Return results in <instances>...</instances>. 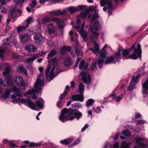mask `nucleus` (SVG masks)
Segmentation results:
<instances>
[{
    "instance_id": "obj_1",
    "label": "nucleus",
    "mask_w": 148,
    "mask_h": 148,
    "mask_svg": "<svg viewBox=\"0 0 148 148\" xmlns=\"http://www.w3.org/2000/svg\"><path fill=\"white\" fill-rule=\"evenodd\" d=\"M44 80L37 78L34 84L33 89L29 90L26 93H23L20 89L16 87L12 86L10 89H6L4 94L2 95L1 98L3 100H5L10 96L11 92H12L14 94L11 95V98L13 99L12 101L14 103L19 102L14 101L18 99H21L20 97L23 95L25 97H28V96H31L32 98L34 99H36L37 98V96L35 95V92L38 95H40L42 92V87L44 84Z\"/></svg>"
},
{
    "instance_id": "obj_2",
    "label": "nucleus",
    "mask_w": 148,
    "mask_h": 148,
    "mask_svg": "<svg viewBox=\"0 0 148 148\" xmlns=\"http://www.w3.org/2000/svg\"><path fill=\"white\" fill-rule=\"evenodd\" d=\"M55 55L56 50L53 49L50 51L47 57L48 60L49 66L46 71L45 75L47 78L49 77L51 80L55 77L54 73L56 67V58H51L54 57Z\"/></svg>"
},
{
    "instance_id": "obj_3",
    "label": "nucleus",
    "mask_w": 148,
    "mask_h": 148,
    "mask_svg": "<svg viewBox=\"0 0 148 148\" xmlns=\"http://www.w3.org/2000/svg\"><path fill=\"white\" fill-rule=\"evenodd\" d=\"M141 45L139 43H135L134 45L128 49H124L122 50L123 55L124 57H127L130 53L131 50H132L134 53L130 55L128 57V58H132L133 60H136L139 58L142 57V49Z\"/></svg>"
},
{
    "instance_id": "obj_4",
    "label": "nucleus",
    "mask_w": 148,
    "mask_h": 148,
    "mask_svg": "<svg viewBox=\"0 0 148 148\" xmlns=\"http://www.w3.org/2000/svg\"><path fill=\"white\" fill-rule=\"evenodd\" d=\"M18 102L20 103L24 104L25 106H28L29 108L33 110H36L38 108L42 109L44 107L45 101L40 97L38 98L36 102V104L32 100L28 99H18L13 102Z\"/></svg>"
},
{
    "instance_id": "obj_5",
    "label": "nucleus",
    "mask_w": 148,
    "mask_h": 148,
    "mask_svg": "<svg viewBox=\"0 0 148 148\" xmlns=\"http://www.w3.org/2000/svg\"><path fill=\"white\" fill-rule=\"evenodd\" d=\"M82 115L81 112L78 111V110L77 109H70L69 113L68 114V116H70V121L72 120L75 118L77 120H79Z\"/></svg>"
},
{
    "instance_id": "obj_6",
    "label": "nucleus",
    "mask_w": 148,
    "mask_h": 148,
    "mask_svg": "<svg viewBox=\"0 0 148 148\" xmlns=\"http://www.w3.org/2000/svg\"><path fill=\"white\" fill-rule=\"evenodd\" d=\"M36 30H29L31 32H33L34 31H36V32L34 33V39L35 42L37 44H40L43 40V38L41 35V30L40 28H36Z\"/></svg>"
},
{
    "instance_id": "obj_7",
    "label": "nucleus",
    "mask_w": 148,
    "mask_h": 148,
    "mask_svg": "<svg viewBox=\"0 0 148 148\" xmlns=\"http://www.w3.org/2000/svg\"><path fill=\"white\" fill-rule=\"evenodd\" d=\"M10 71V67L9 66H7L5 68L4 71L3 73V75L7 76L5 79L7 81V85L8 86L11 85L12 83V78L9 74Z\"/></svg>"
},
{
    "instance_id": "obj_8",
    "label": "nucleus",
    "mask_w": 148,
    "mask_h": 148,
    "mask_svg": "<svg viewBox=\"0 0 148 148\" xmlns=\"http://www.w3.org/2000/svg\"><path fill=\"white\" fill-rule=\"evenodd\" d=\"M22 28H17L18 32L19 33V36L20 38L21 41L23 43L26 41H28L30 38V36L27 34H20V32L22 31Z\"/></svg>"
},
{
    "instance_id": "obj_9",
    "label": "nucleus",
    "mask_w": 148,
    "mask_h": 148,
    "mask_svg": "<svg viewBox=\"0 0 148 148\" xmlns=\"http://www.w3.org/2000/svg\"><path fill=\"white\" fill-rule=\"evenodd\" d=\"M80 75L82 76V79L83 82L86 84H90L91 82V77L90 75H88V81H87V74L86 73L83 71L80 73Z\"/></svg>"
},
{
    "instance_id": "obj_10",
    "label": "nucleus",
    "mask_w": 148,
    "mask_h": 148,
    "mask_svg": "<svg viewBox=\"0 0 148 148\" xmlns=\"http://www.w3.org/2000/svg\"><path fill=\"white\" fill-rule=\"evenodd\" d=\"M13 79L15 83L17 85L23 86H25V83L24 81L21 76H19L18 78L17 76L15 77H14Z\"/></svg>"
},
{
    "instance_id": "obj_11",
    "label": "nucleus",
    "mask_w": 148,
    "mask_h": 148,
    "mask_svg": "<svg viewBox=\"0 0 148 148\" xmlns=\"http://www.w3.org/2000/svg\"><path fill=\"white\" fill-rule=\"evenodd\" d=\"M67 21L66 18L60 19L56 18V28L58 25V28H64L66 25V22Z\"/></svg>"
},
{
    "instance_id": "obj_12",
    "label": "nucleus",
    "mask_w": 148,
    "mask_h": 148,
    "mask_svg": "<svg viewBox=\"0 0 148 148\" xmlns=\"http://www.w3.org/2000/svg\"><path fill=\"white\" fill-rule=\"evenodd\" d=\"M15 42V40L14 37L12 36H11L9 38L4 39L3 41L4 45H7L10 46H12Z\"/></svg>"
},
{
    "instance_id": "obj_13",
    "label": "nucleus",
    "mask_w": 148,
    "mask_h": 148,
    "mask_svg": "<svg viewBox=\"0 0 148 148\" xmlns=\"http://www.w3.org/2000/svg\"><path fill=\"white\" fill-rule=\"evenodd\" d=\"M71 99L73 101H79L83 102L84 99V95L79 94L73 95L71 97Z\"/></svg>"
},
{
    "instance_id": "obj_14",
    "label": "nucleus",
    "mask_w": 148,
    "mask_h": 148,
    "mask_svg": "<svg viewBox=\"0 0 148 148\" xmlns=\"http://www.w3.org/2000/svg\"><path fill=\"white\" fill-rule=\"evenodd\" d=\"M63 64L67 67H69L72 64L71 62V58L69 56H66L63 58Z\"/></svg>"
},
{
    "instance_id": "obj_15",
    "label": "nucleus",
    "mask_w": 148,
    "mask_h": 148,
    "mask_svg": "<svg viewBox=\"0 0 148 148\" xmlns=\"http://www.w3.org/2000/svg\"><path fill=\"white\" fill-rule=\"evenodd\" d=\"M25 49L29 52H34L36 51L37 47L34 45L27 44L25 47Z\"/></svg>"
},
{
    "instance_id": "obj_16",
    "label": "nucleus",
    "mask_w": 148,
    "mask_h": 148,
    "mask_svg": "<svg viewBox=\"0 0 148 148\" xmlns=\"http://www.w3.org/2000/svg\"><path fill=\"white\" fill-rule=\"evenodd\" d=\"M81 34L82 37L83 38L84 41L86 42V41L87 36V33L85 31L84 28H76Z\"/></svg>"
},
{
    "instance_id": "obj_17",
    "label": "nucleus",
    "mask_w": 148,
    "mask_h": 148,
    "mask_svg": "<svg viewBox=\"0 0 148 148\" xmlns=\"http://www.w3.org/2000/svg\"><path fill=\"white\" fill-rule=\"evenodd\" d=\"M137 144L140 147H147V145L143 143L140 142V141H143L144 139L141 137H136L135 138Z\"/></svg>"
},
{
    "instance_id": "obj_18",
    "label": "nucleus",
    "mask_w": 148,
    "mask_h": 148,
    "mask_svg": "<svg viewBox=\"0 0 148 148\" xmlns=\"http://www.w3.org/2000/svg\"><path fill=\"white\" fill-rule=\"evenodd\" d=\"M142 88V93L144 94H148V81L147 79L143 84Z\"/></svg>"
},
{
    "instance_id": "obj_19",
    "label": "nucleus",
    "mask_w": 148,
    "mask_h": 148,
    "mask_svg": "<svg viewBox=\"0 0 148 148\" xmlns=\"http://www.w3.org/2000/svg\"><path fill=\"white\" fill-rule=\"evenodd\" d=\"M69 117L70 116H68V114L66 115V114L61 113L59 119L61 121L63 122L69 120Z\"/></svg>"
},
{
    "instance_id": "obj_20",
    "label": "nucleus",
    "mask_w": 148,
    "mask_h": 148,
    "mask_svg": "<svg viewBox=\"0 0 148 148\" xmlns=\"http://www.w3.org/2000/svg\"><path fill=\"white\" fill-rule=\"evenodd\" d=\"M38 57L36 54H32L31 55V57L27 59L26 60L27 63H30L33 62Z\"/></svg>"
},
{
    "instance_id": "obj_21",
    "label": "nucleus",
    "mask_w": 148,
    "mask_h": 148,
    "mask_svg": "<svg viewBox=\"0 0 148 148\" xmlns=\"http://www.w3.org/2000/svg\"><path fill=\"white\" fill-rule=\"evenodd\" d=\"M71 47H70L65 46L61 48L60 50L61 53L64 55L65 54V51H71Z\"/></svg>"
},
{
    "instance_id": "obj_22",
    "label": "nucleus",
    "mask_w": 148,
    "mask_h": 148,
    "mask_svg": "<svg viewBox=\"0 0 148 148\" xmlns=\"http://www.w3.org/2000/svg\"><path fill=\"white\" fill-rule=\"evenodd\" d=\"M74 140L72 138H68L65 139L60 141V143L62 144L67 145L70 143H72Z\"/></svg>"
},
{
    "instance_id": "obj_23",
    "label": "nucleus",
    "mask_w": 148,
    "mask_h": 148,
    "mask_svg": "<svg viewBox=\"0 0 148 148\" xmlns=\"http://www.w3.org/2000/svg\"><path fill=\"white\" fill-rule=\"evenodd\" d=\"M34 20L32 17H29L26 21V25L23 26H19L17 28H27L28 27L29 25Z\"/></svg>"
},
{
    "instance_id": "obj_24",
    "label": "nucleus",
    "mask_w": 148,
    "mask_h": 148,
    "mask_svg": "<svg viewBox=\"0 0 148 148\" xmlns=\"http://www.w3.org/2000/svg\"><path fill=\"white\" fill-rule=\"evenodd\" d=\"M17 71L22 73H24L26 75H27L26 69L23 66L19 65L18 67Z\"/></svg>"
},
{
    "instance_id": "obj_25",
    "label": "nucleus",
    "mask_w": 148,
    "mask_h": 148,
    "mask_svg": "<svg viewBox=\"0 0 148 148\" xmlns=\"http://www.w3.org/2000/svg\"><path fill=\"white\" fill-rule=\"evenodd\" d=\"M94 100L92 99H89L87 100L85 104L86 107L92 106L94 104Z\"/></svg>"
},
{
    "instance_id": "obj_26",
    "label": "nucleus",
    "mask_w": 148,
    "mask_h": 148,
    "mask_svg": "<svg viewBox=\"0 0 148 148\" xmlns=\"http://www.w3.org/2000/svg\"><path fill=\"white\" fill-rule=\"evenodd\" d=\"M84 86L83 84L80 83L78 86V91L79 92V94L82 95H84Z\"/></svg>"
},
{
    "instance_id": "obj_27",
    "label": "nucleus",
    "mask_w": 148,
    "mask_h": 148,
    "mask_svg": "<svg viewBox=\"0 0 148 148\" xmlns=\"http://www.w3.org/2000/svg\"><path fill=\"white\" fill-rule=\"evenodd\" d=\"M17 8L16 7L13 8L11 10L10 15L13 19L16 18V12H17Z\"/></svg>"
},
{
    "instance_id": "obj_28",
    "label": "nucleus",
    "mask_w": 148,
    "mask_h": 148,
    "mask_svg": "<svg viewBox=\"0 0 148 148\" xmlns=\"http://www.w3.org/2000/svg\"><path fill=\"white\" fill-rule=\"evenodd\" d=\"M68 10L71 14H73L78 12V9L73 6L69 7Z\"/></svg>"
},
{
    "instance_id": "obj_29",
    "label": "nucleus",
    "mask_w": 148,
    "mask_h": 148,
    "mask_svg": "<svg viewBox=\"0 0 148 148\" xmlns=\"http://www.w3.org/2000/svg\"><path fill=\"white\" fill-rule=\"evenodd\" d=\"M114 60V59L112 56H110L109 58L107 57V59L105 61L106 64H110L112 63Z\"/></svg>"
},
{
    "instance_id": "obj_30",
    "label": "nucleus",
    "mask_w": 148,
    "mask_h": 148,
    "mask_svg": "<svg viewBox=\"0 0 148 148\" xmlns=\"http://www.w3.org/2000/svg\"><path fill=\"white\" fill-rule=\"evenodd\" d=\"M67 13L66 10H64L62 11H61L60 10H56V16L59 15H64Z\"/></svg>"
},
{
    "instance_id": "obj_31",
    "label": "nucleus",
    "mask_w": 148,
    "mask_h": 148,
    "mask_svg": "<svg viewBox=\"0 0 148 148\" xmlns=\"http://www.w3.org/2000/svg\"><path fill=\"white\" fill-rule=\"evenodd\" d=\"M116 62L119 61H120V59L121 57V54H119L117 53H115L114 54L113 56H112Z\"/></svg>"
},
{
    "instance_id": "obj_32",
    "label": "nucleus",
    "mask_w": 148,
    "mask_h": 148,
    "mask_svg": "<svg viewBox=\"0 0 148 148\" xmlns=\"http://www.w3.org/2000/svg\"><path fill=\"white\" fill-rule=\"evenodd\" d=\"M97 63V61L96 60H94L92 62L90 68V70L91 71H93L95 69H96Z\"/></svg>"
},
{
    "instance_id": "obj_33",
    "label": "nucleus",
    "mask_w": 148,
    "mask_h": 148,
    "mask_svg": "<svg viewBox=\"0 0 148 148\" xmlns=\"http://www.w3.org/2000/svg\"><path fill=\"white\" fill-rule=\"evenodd\" d=\"M121 134L125 136H129L131 135V133L128 130H125L123 131Z\"/></svg>"
},
{
    "instance_id": "obj_34",
    "label": "nucleus",
    "mask_w": 148,
    "mask_h": 148,
    "mask_svg": "<svg viewBox=\"0 0 148 148\" xmlns=\"http://www.w3.org/2000/svg\"><path fill=\"white\" fill-rule=\"evenodd\" d=\"M104 60L102 59H99L98 61V64L99 68L101 69L102 68L104 63Z\"/></svg>"
},
{
    "instance_id": "obj_35",
    "label": "nucleus",
    "mask_w": 148,
    "mask_h": 148,
    "mask_svg": "<svg viewBox=\"0 0 148 148\" xmlns=\"http://www.w3.org/2000/svg\"><path fill=\"white\" fill-rule=\"evenodd\" d=\"M89 29H91V30L92 31L93 34L95 37L97 38L98 37L99 35V34L96 32L95 31H94L93 30H99L100 28H89Z\"/></svg>"
},
{
    "instance_id": "obj_36",
    "label": "nucleus",
    "mask_w": 148,
    "mask_h": 148,
    "mask_svg": "<svg viewBox=\"0 0 148 148\" xmlns=\"http://www.w3.org/2000/svg\"><path fill=\"white\" fill-rule=\"evenodd\" d=\"M93 25L94 27L93 28H101L100 24L99 22L97 20H95L94 23ZM90 28H92L90 27Z\"/></svg>"
},
{
    "instance_id": "obj_37",
    "label": "nucleus",
    "mask_w": 148,
    "mask_h": 148,
    "mask_svg": "<svg viewBox=\"0 0 148 148\" xmlns=\"http://www.w3.org/2000/svg\"><path fill=\"white\" fill-rule=\"evenodd\" d=\"M107 5H108V6L109 9H114V8L112 7L113 4L111 1L109 0Z\"/></svg>"
},
{
    "instance_id": "obj_38",
    "label": "nucleus",
    "mask_w": 148,
    "mask_h": 148,
    "mask_svg": "<svg viewBox=\"0 0 148 148\" xmlns=\"http://www.w3.org/2000/svg\"><path fill=\"white\" fill-rule=\"evenodd\" d=\"M99 17L98 14L96 12L93 14L92 17V21H93L95 19Z\"/></svg>"
},
{
    "instance_id": "obj_39",
    "label": "nucleus",
    "mask_w": 148,
    "mask_h": 148,
    "mask_svg": "<svg viewBox=\"0 0 148 148\" xmlns=\"http://www.w3.org/2000/svg\"><path fill=\"white\" fill-rule=\"evenodd\" d=\"M103 108V107L102 106H101L100 107H97V108L95 109V108L94 107H92V109L93 110H94L95 112L97 113H100L101 110V108Z\"/></svg>"
},
{
    "instance_id": "obj_40",
    "label": "nucleus",
    "mask_w": 148,
    "mask_h": 148,
    "mask_svg": "<svg viewBox=\"0 0 148 148\" xmlns=\"http://www.w3.org/2000/svg\"><path fill=\"white\" fill-rule=\"evenodd\" d=\"M85 61L84 59L82 60L80 62L79 65V68L80 69H82V68L84 67V65L85 64Z\"/></svg>"
},
{
    "instance_id": "obj_41",
    "label": "nucleus",
    "mask_w": 148,
    "mask_h": 148,
    "mask_svg": "<svg viewBox=\"0 0 148 148\" xmlns=\"http://www.w3.org/2000/svg\"><path fill=\"white\" fill-rule=\"evenodd\" d=\"M109 0H100L101 6L102 7L104 6L108 2Z\"/></svg>"
},
{
    "instance_id": "obj_42",
    "label": "nucleus",
    "mask_w": 148,
    "mask_h": 148,
    "mask_svg": "<svg viewBox=\"0 0 148 148\" xmlns=\"http://www.w3.org/2000/svg\"><path fill=\"white\" fill-rule=\"evenodd\" d=\"M73 107L75 108H80L82 107V106L79 103H77L72 105Z\"/></svg>"
},
{
    "instance_id": "obj_43",
    "label": "nucleus",
    "mask_w": 148,
    "mask_h": 148,
    "mask_svg": "<svg viewBox=\"0 0 148 148\" xmlns=\"http://www.w3.org/2000/svg\"><path fill=\"white\" fill-rule=\"evenodd\" d=\"M67 94V91H64L63 93L60 95V96L59 97L60 100H62V99H64L66 96Z\"/></svg>"
},
{
    "instance_id": "obj_44",
    "label": "nucleus",
    "mask_w": 148,
    "mask_h": 148,
    "mask_svg": "<svg viewBox=\"0 0 148 148\" xmlns=\"http://www.w3.org/2000/svg\"><path fill=\"white\" fill-rule=\"evenodd\" d=\"M63 104L62 100H60L57 102V106L59 108H61L63 106Z\"/></svg>"
},
{
    "instance_id": "obj_45",
    "label": "nucleus",
    "mask_w": 148,
    "mask_h": 148,
    "mask_svg": "<svg viewBox=\"0 0 148 148\" xmlns=\"http://www.w3.org/2000/svg\"><path fill=\"white\" fill-rule=\"evenodd\" d=\"M128 147L129 145L126 142L122 143L121 146V148H128Z\"/></svg>"
},
{
    "instance_id": "obj_46",
    "label": "nucleus",
    "mask_w": 148,
    "mask_h": 148,
    "mask_svg": "<svg viewBox=\"0 0 148 148\" xmlns=\"http://www.w3.org/2000/svg\"><path fill=\"white\" fill-rule=\"evenodd\" d=\"M69 112V110L67 108H65L62 110L61 113L66 115L67 113L68 114Z\"/></svg>"
},
{
    "instance_id": "obj_47",
    "label": "nucleus",
    "mask_w": 148,
    "mask_h": 148,
    "mask_svg": "<svg viewBox=\"0 0 148 148\" xmlns=\"http://www.w3.org/2000/svg\"><path fill=\"white\" fill-rule=\"evenodd\" d=\"M80 142V140L79 139H77L75 140L74 142L72 143V144L69 145V146L72 147L73 146H75L76 145L78 144Z\"/></svg>"
},
{
    "instance_id": "obj_48",
    "label": "nucleus",
    "mask_w": 148,
    "mask_h": 148,
    "mask_svg": "<svg viewBox=\"0 0 148 148\" xmlns=\"http://www.w3.org/2000/svg\"><path fill=\"white\" fill-rule=\"evenodd\" d=\"M136 125H139L143 124L144 122V121L143 120L138 119L136 120Z\"/></svg>"
},
{
    "instance_id": "obj_49",
    "label": "nucleus",
    "mask_w": 148,
    "mask_h": 148,
    "mask_svg": "<svg viewBox=\"0 0 148 148\" xmlns=\"http://www.w3.org/2000/svg\"><path fill=\"white\" fill-rule=\"evenodd\" d=\"M5 52V50L4 49H2V48H0V57L1 58H3V55Z\"/></svg>"
},
{
    "instance_id": "obj_50",
    "label": "nucleus",
    "mask_w": 148,
    "mask_h": 148,
    "mask_svg": "<svg viewBox=\"0 0 148 148\" xmlns=\"http://www.w3.org/2000/svg\"><path fill=\"white\" fill-rule=\"evenodd\" d=\"M37 2L35 0H32L31 3V6L32 8H34V6L37 5Z\"/></svg>"
},
{
    "instance_id": "obj_51",
    "label": "nucleus",
    "mask_w": 148,
    "mask_h": 148,
    "mask_svg": "<svg viewBox=\"0 0 148 148\" xmlns=\"http://www.w3.org/2000/svg\"><path fill=\"white\" fill-rule=\"evenodd\" d=\"M50 20V18L49 17H46L42 19V21L45 23H47Z\"/></svg>"
},
{
    "instance_id": "obj_52",
    "label": "nucleus",
    "mask_w": 148,
    "mask_h": 148,
    "mask_svg": "<svg viewBox=\"0 0 148 148\" xmlns=\"http://www.w3.org/2000/svg\"><path fill=\"white\" fill-rule=\"evenodd\" d=\"M13 142V140H9L7 139H4L2 141V142L4 144L11 143Z\"/></svg>"
},
{
    "instance_id": "obj_53",
    "label": "nucleus",
    "mask_w": 148,
    "mask_h": 148,
    "mask_svg": "<svg viewBox=\"0 0 148 148\" xmlns=\"http://www.w3.org/2000/svg\"><path fill=\"white\" fill-rule=\"evenodd\" d=\"M78 11H82L85 8V5H79L77 7Z\"/></svg>"
},
{
    "instance_id": "obj_54",
    "label": "nucleus",
    "mask_w": 148,
    "mask_h": 148,
    "mask_svg": "<svg viewBox=\"0 0 148 148\" xmlns=\"http://www.w3.org/2000/svg\"><path fill=\"white\" fill-rule=\"evenodd\" d=\"M86 15L84 13V12H81L79 15V17L82 18H84L86 17Z\"/></svg>"
},
{
    "instance_id": "obj_55",
    "label": "nucleus",
    "mask_w": 148,
    "mask_h": 148,
    "mask_svg": "<svg viewBox=\"0 0 148 148\" xmlns=\"http://www.w3.org/2000/svg\"><path fill=\"white\" fill-rule=\"evenodd\" d=\"M117 96L116 95V94H115L113 93L112 92L111 94V95L109 96L108 98H109L112 97L113 99H114Z\"/></svg>"
},
{
    "instance_id": "obj_56",
    "label": "nucleus",
    "mask_w": 148,
    "mask_h": 148,
    "mask_svg": "<svg viewBox=\"0 0 148 148\" xmlns=\"http://www.w3.org/2000/svg\"><path fill=\"white\" fill-rule=\"evenodd\" d=\"M99 56L100 57L104 59L105 58L106 55L105 53L103 52L101 53H100Z\"/></svg>"
},
{
    "instance_id": "obj_57",
    "label": "nucleus",
    "mask_w": 148,
    "mask_h": 148,
    "mask_svg": "<svg viewBox=\"0 0 148 148\" xmlns=\"http://www.w3.org/2000/svg\"><path fill=\"white\" fill-rule=\"evenodd\" d=\"M43 142L42 141H40L39 142L35 143V147L41 146L43 145Z\"/></svg>"
},
{
    "instance_id": "obj_58",
    "label": "nucleus",
    "mask_w": 148,
    "mask_h": 148,
    "mask_svg": "<svg viewBox=\"0 0 148 148\" xmlns=\"http://www.w3.org/2000/svg\"><path fill=\"white\" fill-rule=\"evenodd\" d=\"M94 47L95 49L97 50L98 51L99 50V46L97 42H96L94 44Z\"/></svg>"
},
{
    "instance_id": "obj_59",
    "label": "nucleus",
    "mask_w": 148,
    "mask_h": 148,
    "mask_svg": "<svg viewBox=\"0 0 148 148\" xmlns=\"http://www.w3.org/2000/svg\"><path fill=\"white\" fill-rule=\"evenodd\" d=\"M136 82L134 80V79H133L131 80L130 82V83L131 86H132L134 87L135 86V83Z\"/></svg>"
},
{
    "instance_id": "obj_60",
    "label": "nucleus",
    "mask_w": 148,
    "mask_h": 148,
    "mask_svg": "<svg viewBox=\"0 0 148 148\" xmlns=\"http://www.w3.org/2000/svg\"><path fill=\"white\" fill-rule=\"evenodd\" d=\"M7 9L5 7L2 8L1 10V12L3 14H5L7 12Z\"/></svg>"
},
{
    "instance_id": "obj_61",
    "label": "nucleus",
    "mask_w": 148,
    "mask_h": 148,
    "mask_svg": "<svg viewBox=\"0 0 148 148\" xmlns=\"http://www.w3.org/2000/svg\"><path fill=\"white\" fill-rule=\"evenodd\" d=\"M141 115L140 114L138 113L135 115V119H136L138 118H141Z\"/></svg>"
},
{
    "instance_id": "obj_62",
    "label": "nucleus",
    "mask_w": 148,
    "mask_h": 148,
    "mask_svg": "<svg viewBox=\"0 0 148 148\" xmlns=\"http://www.w3.org/2000/svg\"><path fill=\"white\" fill-rule=\"evenodd\" d=\"M141 75L140 74H138L135 77H134L133 79H134V81L137 82L138 79L140 77Z\"/></svg>"
},
{
    "instance_id": "obj_63",
    "label": "nucleus",
    "mask_w": 148,
    "mask_h": 148,
    "mask_svg": "<svg viewBox=\"0 0 148 148\" xmlns=\"http://www.w3.org/2000/svg\"><path fill=\"white\" fill-rule=\"evenodd\" d=\"M90 50L92 51L94 53H99V51H98L97 50L95 49H94L93 48H91L90 49Z\"/></svg>"
},
{
    "instance_id": "obj_64",
    "label": "nucleus",
    "mask_w": 148,
    "mask_h": 148,
    "mask_svg": "<svg viewBox=\"0 0 148 148\" xmlns=\"http://www.w3.org/2000/svg\"><path fill=\"white\" fill-rule=\"evenodd\" d=\"M29 147H35V143L34 142H30Z\"/></svg>"
}]
</instances>
